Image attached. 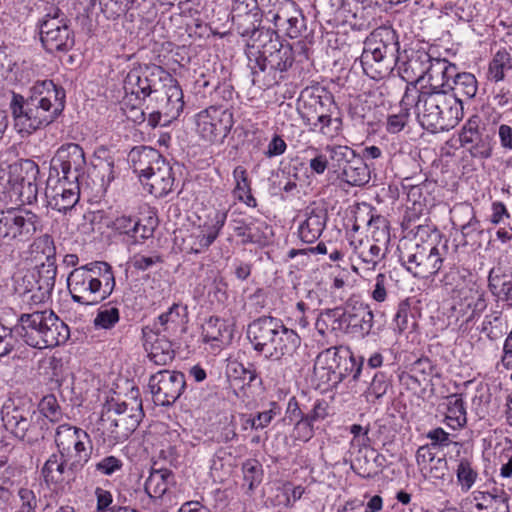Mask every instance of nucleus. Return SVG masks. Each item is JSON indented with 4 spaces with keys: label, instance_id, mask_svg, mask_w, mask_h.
<instances>
[{
    "label": "nucleus",
    "instance_id": "nucleus-1",
    "mask_svg": "<svg viewBox=\"0 0 512 512\" xmlns=\"http://www.w3.org/2000/svg\"><path fill=\"white\" fill-rule=\"evenodd\" d=\"M65 104L66 91L53 80L35 82L28 97L12 92L9 110L15 131L21 138L29 137L53 123Z\"/></svg>",
    "mask_w": 512,
    "mask_h": 512
},
{
    "label": "nucleus",
    "instance_id": "nucleus-2",
    "mask_svg": "<svg viewBox=\"0 0 512 512\" xmlns=\"http://www.w3.org/2000/svg\"><path fill=\"white\" fill-rule=\"evenodd\" d=\"M245 53L253 84L264 89L277 85L294 62L291 45L283 42L277 32L269 28L246 40Z\"/></svg>",
    "mask_w": 512,
    "mask_h": 512
},
{
    "label": "nucleus",
    "instance_id": "nucleus-3",
    "mask_svg": "<svg viewBox=\"0 0 512 512\" xmlns=\"http://www.w3.org/2000/svg\"><path fill=\"white\" fill-rule=\"evenodd\" d=\"M404 104L414 106L419 124L431 133L448 131L463 118L462 100L445 89L419 90L407 86Z\"/></svg>",
    "mask_w": 512,
    "mask_h": 512
},
{
    "label": "nucleus",
    "instance_id": "nucleus-4",
    "mask_svg": "<svg viewBox=\"0 0 512 512\" xmlns=\"http://www.w3.org/2000/svg\"><path fill=\"white\" fill-rule=\"evenodd\" d=\"M13 327L17 341L36 349L60 346L70 337L68 325L52 310L23 313Z\"/></svg>",
    "mask_w": 512,
    "mask_h": 512
},
{
    "label": "nucleus",
    "instance_id": "nucleus-5",
    "mask_svg": "<svg viewBox=\"0 0 512 512\" xmlns=\"http://www.w3.org/2000/svg\"><path fill=\"white\" fill-rule=\"evenodd\" d=\"M247 337L255 351L273 360L292 355L301 343L294 330L272 316H261L252 321L247 328Z\"/></svg>",
    "mask_w": 512,
    "mask_h": 512
},
{
    "label": "nucleus",
    "instance_id": "nucleus-6",
    "mask_svg": "<svg viewBox=\"0 0 512 512\" xmlns=\"http://www.w3.org/2000/svg\"><path fill=\"white\" fill-rule=\"evenodd\" d=\"M67 285L75 303L92 306L111 295L115 278L108 263L96 261L71 271Z\"/></svg>",
    "mask_w": 512,
    "mask_h": 512
},
{
    "label": "nucleus",
    "instance_id": "nucleus-7",
    "mask_svg": "<svg viewBox=\"0 0 512 512\" xmlns=\"http://www.w3.org/2000/svg\"><path fill=\"white\" fill-rule=\"evenodd\" d=\"M399 49L398 35L393 28L381 26L373 30L360 56L364 73L374 80L388 76L397 65Z\"/></svg>",
    "mask_w": 512,
    "mask_h": 512
},
{
    "label": "nucleus",
    "instance_id": "nucleus-8",
    "mask_svg": "<svg viewBox=\"0 0 512 512\" xmlns=\"http://www.w3.org/2000/svg\"><path fill=\"white\" fill-rule=\"evenodd\" d=\"M40 16L36 27L47 53H67L75 45V34L67 15L53 2L38 5Z\"/></svg>",
    "mask_w": 512,
    "mask_h": 512
},
{
    "label": "nucleus",
    "instance_id": "nucleus-9",
    "mask_svg": "<svg viewBox=\"0 0 512 512\" xmlns=\"http://www.w3.org/2000/svg\"><path fill=\"white\" fill-rule=\"evenodd\" d=\"M446 245L441 249L432 242L417 238L402 239L398 244L399 260L414 277L429 279L443 266Z\"/></svg>",
    "mask_w": 512,
    "mask_h": 512
},
{
    "label": "nucleus",
    "instance_id": "nucleus-10",
    "mask_svg": "<svg viewBox=\"0 0 512 512\" xmlns=\"http://www.w3.org/2000/svg\"><path fill=\"white\" fill-rule=\"evenodd\" d=\"M363 359L357 360L348 350L330 347L318 354L314 364L315 375L330 387L336 388L348 375L357 381L361 375Z\"/></svg>",
    "mask_w": 512,
    "mask_h": 512
},
{
    "label": "nucleus",
    "instance_id": "nucleus-11",
    "mask_svg": "<svg viewBox=\"0 0 512 512\" xmlns=\"http://www.w3.org/2000/svg\"><path fill=\"white\" fill-rule=\"evenodd\" d=\"M36 414L30 404L7 400L1 408V420L4 428L20 441L34 445L44 439L40 425L33 421Z\"/></svg>",
    "mask_w": 512,
    "mask_h": 512
},
{
    "label": "nucleus",
    "instance_id": "nucleus-12",
    "mask_svg": "<svg viewBox=\"0 0 512 512\" xmlns=\"http://www.w3.org/2000/svg\"><path fill=\"white\" fill-rule=\"evenodd\" d=\"M325 317L331 321L333 330L359 339L370 334L374 323V314L369 304L361 301H349L343 310H328Z\"/></svg>",
    "mask_w": 512,
    "mask_h": 512
},
{
    "label": "nucleus",
    "instance_id": "nucleus-13",
    "mask_svg": "<svg viewBox=\"0 0 512 512\" xmlns=\"http://www.w3.org/2000/svg\"><path fill=\"white\" fill-rule=\"evenodd\" d=\"M57 454L73 459L71 467H83L90 458L86 445L90 436L86 431L68 423L60 424L54 435Z\"/></svg>",
    "mask_w": 512,
    "mask_h": 512
},
{
    "label": "nucleus",
    "instance_id": "nucleus-14",
    "mask_svg": "<svg viewBox=\"0 0 512 512\" xmlns=\"http://www.w3.org/2000/svg\"><path fill=\"white\" fill-rule=\"evenodd\" d=\"M195 124L203 140L211 143L222 141L234 125L233 113L222 106H209L196 115Z\"/></svg>",
    "mask_w": 512,
    "mask_h": 512
},
{
    "label": "nucleus",
    "instance_id": "nucleus-15",
    "mask_svg": "<svg viewBox=\"0 0 512 512\" xmlns=\"http://www.w3.org/2000/svg\"><path fill=\"white\" fill-rule=\"evenodd\" d=\"M86 158L83 148L76 143L61 145L51 159L50 170L58 178L80 182L85 174Z\"/></svg>",
    "mask_w": 512,
    "mask_h": 512
},
{
    "label": "nucleus",
    "instance_id": "nucleus-16",
    "mask_svg": "<svg viewBox=\"0 0 512 512\" xmlns=\"http://www.w3.org/2000/svg\"><path fill=\"white\" fill-rule=\"evenodd\" d=\"M186 386L185 375L179 371L160 370L151 375L149 390L157 405L170 406L182 395Z\"/></svg>",
    "mask_w": 512,
    "mask_h": 512
},
{
    "label": "nucleus",
    "instance_id": "nucleus-17",
    "mask_svg": "<svg viewBox=\"0 0 512 512\" xmlns=\"http://www.w3.org/2000/svg\"><path fill=\"white\" fill-rule=\"evenodd\" d=\"M480 122L479 116L470 117L461 129L459 141L472 157L488 159L492 156L493 134L485 127H481Z\"/></svg>",
    "mask_w": 512,
    "mask_h": 512
},
{
    "label": "nucleus",
    "instance_id": "nucleus-18",
    "mask_svg": "<svg viewBox=\"0 0 512 512\" xmlns=\"http://www.w3.org/2000/svg\"><path fill=\"white\" fill-rule=\"evenodd\" d=\"M56 275V262L40 263L23 277V282L27 283L25 296L35 304L47 301L53 292Z\"/></svg>",
    "mask_w": 512,
    "mask_h": 512
},
{
    "label": "nucleus",
    "instance_id": "nucleus-19",
    "mask_svg": "<svg viewBox=\"0 0 512 512\" xmlns=\"http://www.w3.org/2000/svg\"><path fill=\"white\" fill-rule=\"evenodd\" d=\"M166 75L161 67L155 65L130 70V103L135 101L145 105L151 94L158 91V85Z\"/></svg>",
    "mask_w": 512,
    "mask_h": 512
},
{
    "label": "nucleus",
    "instance_id": "nucleus-20",
    "mask_svg": "<svg viewBox=\"0 0 512 512\" xmlns=\"http://www.w3.org/2000/svg\"><path fill=\"white\" fill-rule=\"evenodd\" d=\"M266 19L291 39L298 38L306 30V19L302 10L292 0H281V6L276 11L266 12Z\"/></svg>",
    "mask_w": 512,
    "mask_h": 512
},
{
    "label": "nucleus",
    "instance_id": "nucleus-21",
    "mask_svg": "<svg viewBox=\"0 0 512 512\" xmlns=\"http://www.w3.org/2000/svg\"><path fill=\"white\" fill-rule=\"evenodd\" d=\"M227 218L226 212L216 211L212 223H204L193 228L182 239V250L186 253L200 254L208 250L217 239Z\"/></svg>",
    "mask_w": 512,
    "mask_h": 512
},
{
    "label": "nucleus",
    "instance_id": "nucleus-22",
    "mask_svg": "<svg viewBox=\"0 0 512 512\" xmlns=\"http://www.w3.org/2000/svg\"><path fill=\"white\" fill-rule=\"evenodd\" d=\"M48 206L61 213L75 207L80 199V182L53 178L50 174L45 189Z\"/></svg>",
    "mask_w": 512,
    "mask_h": 512
},
{
    "label": "nucleus",
    "instance_id": "nucleus-23",
    "mask_svg": "<svg viewBox=\"0 0 512 512\" xmlns=\"http://www.w3.org/2000/svg\"><path fill=\"white\" fill-rule=\"evenodd\" d=\"M303 111L301 119L308 125L328 112L338 110L333 94L324 87L306 88L301 95Z\"/></svg>",
    "mask_w": 512,
    "mask_h": 512
},
{
    "label": "nucleus",
    "instance_id": "nucleus-24",
    "mask_svg": "<svg viewBox=\"0 0 512 512\" xmlns=\"http://www.w3.org/2000/svg\"><path fill=\"white\" fill-rule=\"evenodd\" d=\"M231 18L237 33L247 39L265 29L260 27L262 15L257 0H233Z\"/></svg>",
    "mask_w": 512,
    "mask_h": 512
},
{
    "label": "nucleus",
    "instance_id": "nucleus-25",
    "mask_svg": "<svg viewBox=\"0 0 512 512\" xmlns=\"http://www.w3.org/2000/svg\"><path fill=\"white\" fill-rule=\"evenodd\" d=\"M73 459L52 453L45 461L41 476L45 484L53 489H60L72 478L73 473L82 467H71Z\"/></svg>",
    "mask_w": 512,
    "mask_h": 512
},
{
    "label": "nucleus",
    "instance_id": "nucleus-26",
    "mask_svg": "<svg viewBox=\"0 0 512 512\" xmlns=\"http://www.w3.org/2000/svg\"><path fill=\"white\" fill-rule=\"evenodd\" d=\"M170 337L162 335L159 328L158 331L148 327L143 329L144 347L150 360L156 365H167L174 359L175 351L172 348Z\"/></svg>",
    "mask_w": 512,
    "mask_h": 512
},
{
    "label": "nucleus",
    "instance_id": "nucleus-27",
    "mask_svg": "<svg viewBox=\"0 0 512 512\" xmlns=\"http://www.w3.org/2000/svg\"><path fill=\"white\" fill-rule=\"evenodd\" d=\"M172 167L162 159L158 165L145 177L144 182H139L143 190L157 198L166 196L172 191L174 185Z\"/></svg>",
    "mask_w": 512,
    "mask_h": 512
},
{
    "label": "nucleus",
    "instance_id": "nucleus-28",
    "mask_svg": "<svg viewBox=\"0 0 512 512\" xmlns=\"http://www.w3.org/2000/svg\"><path fill=\"white\" fill-rule=\"evenodd\" d=\"M41 228L40 218L26 209H11V241L26 242Z\"/></svg>",
    "mask_w": 512,
    "mask_h": 512
},
{
    "label": "nucleus",
    "instance_id": "nucleus-29",
    "mask_svg": "<svg viewBox=\"0 0 512 512\" xmlns=\"http://www.w3.org/2000/svg\"><path fill=\"white\" fill-rule=\"evenodd\" d=\"M460 301L453 306V311L463 317L462 322H471L487 306L485 293L478 287H470L460 291Z\"/></svg>",
    "mask_w": 512,
    "mask_h": 512
},
{
    "label": "nucleus",
    "instance_id": "nucleus-30",
    "mask_svg": "<svg viewBox=\"0 0 512 512\" xmlns=\"http://www.w3.org/2000/svg\"><path fill=\"white\" fill-rule=\"evenodd\" d=\"M327 211L321 207L309 206L305 210V219L298 227V235L305 243H314L323 233L327 222Z\"/></svg>",
    "mask_w": 512,
    "mask_h": 512
},
{
    "label": "nucleus",
    "instance_id": "nucleus-31",
    "mask_svg": "<svg viewBox=\"0 0 512 512\" xmlns=\"http://www.w3.org/2000/svg\"><path fill=\"white\" fill-rule=\"evenodd\" d=\"M426 79L430 85L428 90L448 91L453 78L456 76L457 67L446 59L432 58L430 56Z\"/></svg>",
    "mask_w": 512,
    "mask_h": 512
},
{
    "label": "nucleus",
    "instance_id": "nucleus-32",
    "mask_svg": "<svg viewBox=\"0 0 512 512\" xmlns=\"http://www.w3.org/2000/svg\"><path fill=\"white\" fill-rule=\"evenodd\" d=\"M162 159L159 152L151 147L139 146L130 149V169H132L139 182H144L145 177Z\"/></svg>",
    "mask_w": 512,
    "mask_h": 512
},
{
    "label": "nucleus",
    "instance_id": "nucleus-33",
    "mask_svg": "<svg viewBox=\"0 0 512 512\" xmlns=\"http://www.w3.org/2000/svg\"><path fill=\"white\" fill-rule=\"evenodd\" d=\"M430 55L424 51H417L406 61L399 65V75L407 82V86H416V84L426 78Z\"/></svg>",
    "mask_w": 512,
    "mask_h": 512
},
{
    "label": "nucleus",
    "instance_id": "nucleus-34",
    "mask_svg": "<svg viewBox=\"0 0 512 512\" xmlns=\"http://www.w3.org/2000/svg\"><path fill=\"white\" fill-rule=\"evenodd\" d=\"M187 307L174 303L168 311L158 317V322L154 324L155 331L160 329V333L167 336H175L184 330L186 323Z\"/></svg>",
    "mask_w": 512,
    "mask_h": 512
},
{
    "label": "nucleus",
    "instance_id": "nucleus-35",
    "mask_svg": "<svg viewBox=\"0 0 512 512\" xmlns=\"http://www.w3.org/2000/svg\"><path fill=\"white\" fill-rule=\"evenodd\" d=\"M268 225L254 218L249 220L235 221L234 232L237 237L241 238V243L246 244H264L268 237L265 231Z\"/></svg>",
    "mask_w": 512,
    "mask_h": 512
},
{
    "label": "nucleus",
    "instance_id": "nucleus-36",
    "mask_svg": "<svg viewBox=\"0 0 512 512\" xmlns=\"http://www.w3.org/2000/svg\"><path fill=\"white\" fill-rule=\"evenodd\" d=\"M203 342L210 344L213 349H220L231 339L226 322L218 317H209L202 325Z\"/></svg>",
    "mask_w": 512,
    "mask_h": 512
},
{
    "label": "nucleus",
    "instance_id": "nucleus-37",
    "mask_svg": "<svg viewBox=\"0 0 512 512\" xmlns=\"http://www.w3.org/2000/svg\"><path fill=\"white\" fill-rule=\"evenodd\" d=\"M351 244L354 254L366 270L374 271L386 256V248L377 246L374 242L359 240Z\"/></svg>",
    "mask_w": 512,
    "mask_h": 512
},
{
    "label": "nucleus",
    "instance_id": "nucleus-38",
    "mask_svg": "<svg viewBox=\"0 0 512 512\" xmlns=\"http://www.w3.org/2000/svg\"><path fill=\"white\" fill-rule=\"evenodd\" d=\"M309 131L317 132L326 139L333 140L341 135L343 131V119L341 112H328L307 125Z\"/></svg>",
    "mask_w": 512,
    "mask_h": 512
},
{
    "label": "nucleus",
    "instance_id": "nucleus-39",
    "mask_svg": "<svg viewBox=\"0 0 512 512\" xmlns=\"http://www.w3.org/2000/svg\"><path fill=\"white\" fill-rule=\"evenodd\" d=\"M451 221L453 226L460 228L465 237L480 230V221L475 215L474 208L467 203L458 204L453 207L451 210Z\"/></svg>",
    "mask_w": 512,
    "mask_h": 512
},
{
    "label": "nucleus",
    "instance_id": "nucleus-40",
    "mask_svg": "<svg viewBox=\"0 0 512 512\" xmlns=\"http://www.w3.org/2000/svg\"><path fill=\"white\" fill-rule=\"evenodd\" d=\"M234 187L232 195L235 199L243 202L248 207L255 208L257 200L252 194L251 181L245 167L238 165L232 172Z\"/></svg>",
    "mask_w": 512,
    "mask_h": 512
},
{
    "label": "nucleus",
    "instance_id": "nucleus-41",
    "mask_svg": "<svg viewBox=\"0 0 512 512\" xmlns=\"http://www.w3.org/2000/svg\"><path fill=\"white\" fill-rule=\"evenodd\" d=\"M341 179L350 186L362 187L369 183L371 172L359 155L341 172Z\"/></svg>",
    "mask_w": 512,
    "mask_h": 512
},
{
    "label": "nucleus",
    "instance_id": "nucleus-42",
    "mask_svg": "<svg viewBox=\"0 0 512 512\" xmlns=\"http://www.w3.org/2000/svg\"><path fill=\"white\" fill-rule=\"evenodd\" d=\"M172 472L167 469L154 470L145 482V492L151 499H160L172 481Z\"/></svg>",
    "mask_w": 512,
    "mask_h": 512
},
{
    "label": "nucleus",
    "instance_id": "nucleus-43",
    "mask_svg": "<svg viewBox=\"0 0 512 512\" xmlns=\"http://www.w3.org/2000/svg\"><path fill=\"white\" fill-rule=\"evenodd\" d=\"M24 166L27 169L29 177L27 179H22L19 196L22 203L31 205L37 201L38 185L36 183V178L39 174V167L32 160H26L24 162Z\"/></svg>",
    "mask_w": 512,
    "mask_h": 512
},
{
    "label": "nucleus",
    "instance_id": "nucleus-44",
    "mask_svg": "<svg viewBox=\"0 0 512 512\" xmlns=\"http://www.w3.org/2000/svg\"><path fill=\"white\" fill-rule=\"evenodd\" d=\"M166 79L170 84L166 86L167 102L164 107V114L171 119H176L184 108L183 92L177 81L169 74L166 75Z\"/></svg>",
    "mask_w": 512,
    "mask_h": 512
},
{
    "label": "nucleus",
    "instance_id": "nucleus-45",
    "mask_svg": "<svg viewBox=\"0 0 512 512\" xmlns=\"http://www.w3.org/2000/svg\"><path fill=\"white\" fill-rule=\"evenodd\" d=\"M446 405V424L454 430L462 428L467 422L466 409L462 396L460 394L448 396Z\"/></svg>",
    "mask_w": 512,
    "mask_h": 512
},
{
    "label": "nucleus",
    "instance_id": "nucleus-46",
    "mask_svg": "<svg viewBox=\"0 0 512 512\" xmlns=\"http://www.w3.org/2000/svg\"><path fill=\"white\" fill-rule=\"evenodd\" d=\"M510 71H512V56L507 49L502 48L490 60L487 77L490 81L500 82Z\"/></svg>",
    "mask_w": 512,
    "mask_h": 512
},
{
    "label": "nucleus",
    "instance_id": "nucleus-47",
    "mask_svg": "<svg viewBox=\"0 0 512 512\" xmlns=\"http://www.w3.org/2000/svg\"><path fill=\"white\" fill-rule=\"evenodd\" d=\"M477 89V80L473 74L457 71L448 91L458 99H461L460 97L471 99L476 95Z\"/></svg>",
    "mask_w": 512,
    "mask_h": 512
},
{
    "label": "nucleus",
    "instance_id": "nucleus-48",
    "mask_svg": "<svg viewBox=\"0 0 512 512\" xmlns=\"http://www.w3.org/2000/svg\"><path fill=\"white\" fill-rule=\"evenodd\" d=\"M30 253L37 262H56V247L53 238L48 234L34 239L30 246Z\"/></svg>",
    "mask_w": 512,
    "mask_h": 512
},
{
    "label": "nucleus",
    "instance_id": "nucleus-49",
    "mask_svg": "<svg viewBox=\"0 0 512 512\" xmlns=\"http://www.w3.org/2000/svg\"><path fill=\"white\" fill-rule=\"evenodd\" d=\"M324 151L328 154L332 167L341 172L358 156L347 145H326Z\"/></svg>",
    "mask_w": 512,
    "mask_h": 512
},
{
    "label": "nucleus",
    "instance_id": "nucleus-50",
    "mask_svg": "<svg viewBox=\"0 0 512 512\" xmlns=\"http://www.w3.org/2000/svg\"><path fill=\"white\" fill-rule=\"evenodd\" d=\"M368 230L371 234V239H366V241L374 242L377 246L387 249L390 241L387 220L380 215H371L368 220Z\"/></svg>",
    "mask_w": 512,
    "mask_h": 512
},
{
    "label": "nucleus",
    "instance_id": "nucleus-51",
    "mask_svg": "<svg viewBox=\"0 0 512 512\" xmlns=\"http://www.w3.org/2000/svg\"><path fill=\"white\" fill-rule=\"evenodd\" d=\"M226 375L231 381H240L242 386L250 385L257 378L256 369L252 364L248 363L245 366L238 361H231L227 365Z\"/></svg>",
    "mask_w": 512,
    "mask_h": 512
},
{
    "label": "nucleus",
    "instance_id": "nucleus-52",
    "mask_svg": "<svg viewBox=\"0 0 512 512\" xmlns=\"http://www.w3.org/2000/svg\"><path fill=\"white\" fill-rule=\"evenodd\" d=\"M13 471L9 467H4L0 471V512H8L14 501V481L12 480Z\"/></svg>",
    "mask_w": 512,
    "mask_h": 512
},
{
    "label": "nucleus",
    "instance_id": "nucleus-53",
    "mask_svg": "<svg viewBox=\"0 0 512 512\" xmlns=\"http://www.w3.org/2000/svg\"><path fill=\"white\" fill-rule=\"evenodd\" d=\"M457 484L460 486L462 492H468L475 484L478 473L474 469L472 462L468 458H461L458 461L455 470Z\"/></svg>",
    "mask_w": 512,
    "mask_h": 512
},
{
    "label": "nucleus",
    "instance_id": "nucleus-54",
    "mask_svg": "<svg viewBox=\"0 0 512 512\" xmlns=\"http://www.w3.org/2000/svg\"><path fill=\"white\" fill-rule=\"evenodd\" d=\"M413 105L404 104V96L400 101V106L397 112H392L387 116L386 130L391 134L401 132L408 124L410 119V108Z\"/></svg>",
    "mask_w": 512,
    "mask_h": 512
},
{
    "label": "nucleus",
    "instance_id": "nucleus-55",
    "mask_svg": "<svg viewBox=\"0 0 512 512\" xmlns=\"http://www.w3.org/2000/svg\"><path fill=\"white\" fill-rule=\"evenodd\" d=\"M39 412L52 423H58L63 418L62 409L53 394L45 395L38 404Z\"/></svg>",
    "mask_w": 512,
    "mask_h": 512
},
{
    "label": "nucleus",
    "instance_id": "nucleus-56",
    "mask_svg": "<svg viewBox=\"0 0 512 512\" xmlns=\"http://www.w3.org/2000/svg\"><path fill=\"white\" fill-rule=\"evenodd\" d=\"M364 2L365 0H330L331 6L345 21L356 19Z\"/></svg>",
    "mask_w": 512,
    "mask_h": 512
},
{
    "label": "nucleus",
    "instance_id": "nucleus-57",
    "mask_svg": "<svg viewBox=\"0 0 512 512\" xmlns=\"http://www.w3.org/2000/svg\"><path fill=\"white\" fill-rule=\"evenodd\" d=\"M390 386L389 380L384 373L378 372L374 375L369 387L365 391L367 401L375 402L386 394Z\"/></svg>",
    "mask_w": 512,
    "mask_h": 512
},
{
    "label": "nucleus",
    "instance_id": "nucleus-58",
    "mask_svg": "<svg viewBox=\"0 0 512 512\" xmlns=\"http://www.w3.org/2000/svg\"><path fill=\"white\" fill-rule=\"evenodd\" d=\"M480 332L490 340L499 339L503 334L501 315L499 313L486 315L481 324Z\"/></svg>",
    "mask_w": 512,
    "mask_h": 512
},
{
    "label": "nucleus",
    "instance_id": "nucleus-59",
    "mask_svg": "<svg viewBox=\"0 0 512 512\" xmlns=\"http://www.w3.org/2000/svg\"><path fill=\"white\" fill-rule=\"evenodd\" d=\"M243 478L248 488L252 490L262 480V466L255 459H248L242 465Z\"/></svg>",
    "mask_w": 512,
    "mask_h": 512
},
{
    "label": "nucleus",
    "instance_id": "nucleus-60",
    "mask_svg": "<svg viewBox=\"0 0 512 512\" xmlns=\"http://www.w3.org/2000/svg\"><path fill=\"white\" fill-rule=\"evenodd\" d=\"M411 319H413L411 312V300L406 298L399 302L394 316V322L397 330L399 332H403L408 329Z\"/></svg>",
    "mask_w": 512,
    "mask_h": 512
},
{
    "label": "nucleus",
    "instance_id": "nucleus-61",
    "mask_svg": "<svg viewBox=\"0 0 512 512\" xmlns=\"http://www.w3.org/2000/svg\"><path fill=\"white\" fill-rule=\"evenodd\" d=\"M13 330V326L8 327L0 320V357L7 356L16 348L17 340Z\"/></svg>",
    "mask_w": 512,
    "mask_h": 512
},
{
    "label": "nucleus",
    "instance_id": "nucleus-62",
    "mask_svg": "<svg viewBox=\"0 0 512 512\" xmlns=\"http://www.w3.org/2000/svg\"><path fill=\"white\" fill-rule=\"evenodd\" d=\"M99 4L108 18L116 19L128 12V0H100Z\"/></svg>",
    "mask_w": 512,
    "mask_h": 512
},
{
    "label": "nucleus",
    "instance_id": "nucleus-63",
    "mask_svg": "<svg viewBox=\"0 0 512 512\" xmlns=\"http://www.w3.org/2000/svg\"><path fill=\"white\" fill-rule=\"evenodd\" d=\"M390 283V277L384 273H379L375 277L374 284L370 291L371 298L378 303L384 302L388 296V287L390 286Z\"/></svg>",
    "mask_w": 512,
    "mask_h": 512
},
{
    "label": "nucleus",
    "instance_id": "nucleus-64",
    "mask_svg": "<svg viewBox=\"0 0 512 512\" xmlns=\"http://www.w3.org/2000/svg\"><path fill=\"white\" fill-rule=\"evenodd\" d=\"M119 321V310L115 307L100 309L94 319L98 328L110 329Z\"/></svg>",
    "mask_w": 512,
    "mask_h": 512
}]
</instances>
